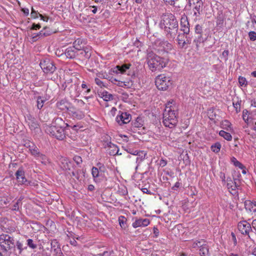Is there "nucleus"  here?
I'll use <instances>...</instances> for the list:
<instances>
[{
  "instance_id": "obj_1",
  "label": "nucleus",
  "mask_w": 256,
  "mask_h": 256,
  "mask_svg": "<svg viewBox=\"0 0 256 256\" xmlns=\"http://www.w3.org/2000/svg\"><path fill=\"white\" fill-rule=\"evenodd\" d=\"M160 25L164 28L167 38L174 40L178 31V22L175 16L170 13L163 14Z\"/></svg>"
},
{
  "instance_id": "obj_2",
  "label": "nucleus",
  "mask_w": 256,
  "mask_h": 256,
  "mask_svg": "<svg viewBox=\"0 0 256 256\" xmlns=\"http://www.w3.org/2000/svg\"><path fill=\"white\" fill-rule=\"evenodd\" d=\"M174 102L172 100L167 103L163 113V123L166 127L170 128H174L178 122L177 112L174 105H172Z\"/></svg>"
},
{
  "instance_id": "obj_3",
  "label": "nucleus",
  "mask_w": 256,
  "mask_h": 256,
  "mask_svg": "<svg viewBox=\"0 0 256 256\" xmlns=\"http://www.w3.org/2000/svg\"><path fill=\"white\" fill-rule=\"evenodd\" d=\"M68 125L65 123L61 118H56L52 124L48 126L46 129V132L50 135L56 138L58 140H62L65 138V126Z\"/></svg>"
},
{
  "instance_id": "obj_4",
  "label": "nucleus",
  "mask_w": 256,
  "mask_h": 256,
  "mask_svg": "<svg viewBox=\"0 0 256 256\" xmlns=\"http://www.w3.org/2000/svg\"><path fill=\"white\" fill-rule=\"evenodd\" d=\"M168 60L161 58L152 52H148L147 56V63L152 72L160 70L166 66Z\"/></svg>"
},
{
  "instance_id": "obj_5",
  "label": "nucleus",
  "mask_w": 256,
  "mask_h": 256,
  "mask_svg": "<svg viewBox=\"0 0 256 256\" xmlns=\"http://www.w3.org/2000/svg\"><path fill=\"white\" fill-rule=\"evenodd\" d=\"M0 248L3 252L11 254L16 248V240L14 237L6 234H1Z\"/></svg>"
},
{
  "instance_id": "obj_6",
  "label": "nucleus",
  "mask_w": 256,
  "mask_h": 256,
  "mask_svg": "<svg viewBox=\"0 0 256 256\" xmlns=\"http://www.w3.org/2000/svg\"><path fill=\"white\" fill-rule=\"evenodd\" d=\"M195 32L198 35L194 42L196 47L199 46V44L204 42L208 36V30L204 28L202 25L196 24L195 26Z\"/></svg>"
},
{
  "instance_id": "obj_7",
  "label": "nucleus",
  "mask_w": 256,
  "mask_h": 256,
  "mask_svg": "<svg viewBox=\"0 0 256 256\" xmlns=\"http://www.w3.org/2000/svg\"><path fill=\"white\" fill-rule=\"evenodd\" d=\"M157 88L162 90H166L172 85L171 78L165 74H162L157 76L155 80Z\"/></svg>"
},
{
  "instance_id": "obj_8",
  "label": "nucleus",
  "mask_w": 256,
  "mask_h": 256,
  "mask_svg": "<svg viewBox=\"0 0 256 256\" xmlns=\"http://www.w3.org/2000/svg\"><path fill=\"white\" fill-rule=\"evenodd\" d=\"M40 66L43 72L46 74H53L56 70V67L54 62L50 59H44L41 60Z\"/></svg>"
},
{
  "instance_id": "obj_9",
  "label": "nucleus",
  "mask_w": 256,
  "mask_h": 256,
  "mask_svg": "<svg viewBox=\"0 0 256 256\" xmlns=\"http://www.w3.org/2000/svg\"><path fill=\"white\" fill-rule=\"evenodd\" d=\"M238 228L242 234L248 236L250 239L252 240L250 235V233L252 232V228L250 224L247 221L240 222L238 224Z\"/></svg>"
},
{
  "instance_id": "obj_10",
  "label": "nucleus",
  "mask_w": 256,
  "mask_h": 256,
  "mask_svg": "<svg viewBox=\"0 0 256 256\" xmlns=\"http://www.w3.org/2000/svg\"><path fill=\"white\" fill-rule=\"evenodd\" d=\"M190 6L192 8L194 14L196 16H199L202 12L203 2L202 0H188Z\"/></svg>"
},
{
  "instance_id": "obj_11",
  "label": "nucleus",
  "mask_w": 256,
  "mask_h": 256,
  "mask_svg": "<svg viewBox=\"0 0 256 256\" xmlns=\"http://www.w3.org/2000/svg\"><path fill=\"white\" fill-rule=\"evenodd\" d=\"M68 88H66L68 86L66 85L64 90L66 91L70 95V97L72 98L75 99L76 98L78 97L80 93L78 90V84L76 83H68Z\"/></svg>"
},
{
  "instance_id": "obj_12",
  "label": "nucleus",
  "mask_w": 256,
  "mask_h": 256,
  "mask_svg": "<svg viewBox=\"0 0 256 256\" xmlns=\"http://www.w3.org/2000/svg\"><path fill=\"white\" fill-rule=\"evenodd\" d=\"M156 44L158 46L156 49L160 54L162 52H168L172 49V44L167 41H158Z\"/></svg>"
},
{
  "instance_id": "obj_13",
  "label": "nucleus",
  "mask_w": 256,
  "mask_h": 256,
  "mask_svg": "<svg viewBox=\"0 0 256 256\" xmlns=\"http://www.w3.org/2000/svg\"><path fill=\"white\" fill-rule=\"evenodd\" d=\"M132 119V116L126 112H122L119 111V114L116 118V122L122 126L124 124L128 123Z\"/></svg>"
},
{
  "instance_id": "obj_14",
  "label": "nucleus",
  "mask_w": 256,
  "mask_h": 256,
  "mask_svg": "<svg viewBox=\"0 0 256 256\" xmlns=\"http://www.w3.org/2000/svg\"><path fill=\"white\" fill-rule=\"evenodd\" d=\"M188 34L183 32L178 35L177 40L180 47L183 48L186 44H190L191 39L188 36Z\"/></svg>"
},
{
  "instance_id": "obj_15",
  "label": "nucleus",
  "mask_w": 256,
  "mask_h": 256,
  "mask_svg": "<svg viewBox=\"0 0 256 256\" xmlns=\"http://www.w3.org/2000/svg\"><path fill=\"white\" fill-rule=\"evenodd\" d=\"M16 176L18 182L21 184H24L26 186H31L32 182H28L26 180L24 176V171L20 168H19L16 173Z\"/></svg>"
},
{
  "instance_id": "obj_16",
  "label": "nucleus",
  "mask_w": 256,
  "mask_h": 256,
  "mask_svg": "<svg viewBox=\"0 0 256 256\" xmlns=\"http://www.w3.org/2000/svg\"><path fill=\"white\" fill-rule=\"evenodd\" d=\"M244 207L248 212L253 216H256V202L246 200L244 202Z\"/></svg>"
},
{
  "instance_id": "obj_17",
  "label": "nucleus",
  "mask_w": 256,
  "mask_h": 256,
  "mask_svg": "<svg viewBox=\"0 0 256 256\" xmlns=\"http://www.w3.org/2000/svg\"><path fill=\"white\" fill-rule=\"evenodd\" d=\"M26 122L32 130H35L39 128V124L36 118L30 115L27 116Z\"/></svg>"
},
{
  "instance_id": "obj_18",
  "label": "nucleus",
  "mask_w": 256,
  "mask_h": 256,
  "mask_svg": "<svg viewBox=\"0 0 256 256\" xmlns=\"http://www.w3.org/2000/svg\"><path fill=\"white\" fill-rule=\"evenodd\" d=\"M181 30L185 34H188L190 32L189 22L188 18L186 16H183L180 20Z\"/></svg>"
},
{
  "instance_id": "obj_19",
  "label": "nucleus",
  "mask_w": 256,
  "mask_h": 256,
  "mask_svg": "<svg viewBox=\"0 0 256 256\" xmlns=\"http://www.w3.org/2000/svg\"><path fill=\"white\" fill-rule=\"evenodd\" d=\"M150 224V220L148 218L136 219L133 223L132 226L136 228L139 226H146Z\"/></svg>"
},
{
  "instance_id": "obj_20",
  "label": "nucleus",
  "mask_w": 256,
  "mask_h": 256,
  "mask_svg": "<svg viewBox=\"0 0 256 256\" xmlns=\"http://www.w3.org/2000/svg\"><path fill=\"white\" fill-rule=\"evenodd\" d=\"M82 55L86 58H89L91 56V49L88 46H83L81 50H77V55Z\"/></svg>"
},
{
  "instance_id": "obj_21",
  "label": "nucleus",
  "mask_w": 256,
  "mask_h": 256,
  "mask_svg": "<svg viewBox=\"0 0 256 256\" xmlns=\"http://www.w3.org/2000/svg\"><path fill=\"white\" fill-rule=\"evenodd\" d=\"M26 144L27 145V147L29 148V150L32 155L36 158L40 154L38 148L32 143L28 142L26 143Z\"/></svg>"
},
{
  "instance_id": "obj_22",
  "label": "nucleus",
  "mask_w": 256,
  "mask_h": 256,
  "mask_svg": "<svg viewBox=\"0 0 256 256\" xmlns=\"http://www.w3.org/2000/svg\"><path fill=\"white\" fill-rule=\"evenodd\" d=\"M240 176V174L238 173L237 175L234 174L233 175L234 188H232L233 192H230L232 194H236V189H238L240 186V182L239 180V177Z\"/></svg>"
},
{
  "instance_id": "obj_23",
  "label": "nucleus",
  "mask_w": 256,
  "mask_h": 256,
  "mask_svg": "<svg viewBox=\"0 0 256 256\" xmlns=\"http://www.w3.org/2000/svg\"><path fill=\"white\" fill-rule=\"evenodd\" d=\"M104 166H100V170L96 167L92 168V174L95 181H96L98 178L102 174V172L104 170Z\"/></svg>"
},
{
  "instance_id": "obj_24",
  "label": "nucleus",
  "mask_w": 256,
  "mask_h": 256,
  "mask_svg": "<svg viewBox=\"0 0 256 256\" xmlns=\"http://www.w3.org/2000/svg\"><path fill=\"white\" fill-rule=\"evenodd\" d=\"M64 54L68 58H74L77 55V50L74 47H69L66 50Z\"/></svg>"
},
{
  "instance_id": "obj_25",
  "label": "nucleus",
  "mask_w": 256,
  "mask_h": 256,
  "mask_svg": "<svg viewBox=\"0 0 256 256\" xmlns=\"http://www.w3.org/2000/svg\"><path fill=\"white\" fill-rule=\"evenodd\" d=\"M131 66L130 64H124L122 66H116V72L118 73L124 74L130 68Z\"/></svg>"
},
{
  "instance_id": "obj_26",
  "label": "nucleus",
  "mask_w": 256,
  "mask_h": 256,
  "mask_svg": "<svg viewBox=\"0 0 256 256\" xmlns=\"http://www.w3.org/2000/svg\"><path fill=\"white\" fill-rule=\"evenodd\" d=\"M109 144H110V145L108 146V148H110V151H109L110 155L115 156L116 154H117V155L121 154L118 153V151H119L118 148L116 144H114L112 142H109Z\"/></svg>"
},
{
  "instance_id": "obj_27",
  "label": "nucleus",
  "mask_w": 256,
  "mask_h": 256,
  "mask_svg": "<svg viewBox=\"0 0 256 256\" xmlns=\"http://www.w3.org/2000/svg\"><path fill=\"white\" fill-rule=\"evenodd\" d=\"M84 174V172L83 170H72V172L71 176L74 177L78 180H82V176L80 174Z\"/></svg>"
},
{
  "instance_id": "obj_28",
  "label": "nucleus",
  "mask_w": 256,
  "mask_h": 256,
  "mask_svg": "<svg viewBox=\"0 0 256 256\" xmlns=\"http://www.w3.org/2000/svg\"><path fill=\"white\" fill-rule=\"evenodd\" d=\"M100 96L105 101L112 100L114 98L113 95L106 91L100 92Z\"/></svg>"
},
{
  "instance_id": "obj_29",
  "label": "nucleus",
  "mask_w": 256,
  "mask_h": 256,
  "mask_svg": "<svg viewBox=\"0 0 256 256\" xmlns=\"http://www.w3.org/2000/svg\"><path fill=\"white\" fill-rule=\"evenodd\" d=\"M37 160L41 162L42 164L44 165L47 164L50 162L49 160L48 157L44 154L40 153L38 156L36 158Z\"/></svg>"
},
{
  "instance_id": "obj_30",
  "label": "nucleus",
  "mask_w": 256,
  "mask_h": 256,
  "mask_svg": "<svg viewBox=\"0 0 256 256\" xmlns=\"http://www.w3.org/2000/svg\"><path fill=\"white\" fill-rule=\"evenodd\" d=\"M82 44V41L81 39L78 38L73 43V46L76 50H81L82 48L84 46Z\"/></svg>"
},
{
  "instance_id": "obj_31",
  "label": "nucleus",
  "mask_w": 256,
  "mask_h": 256,
  "mask_svg": "<svg viewBox=\"0 0 256 256\" xmlns=\"http://www.w3.org/2000/svg\"><path fill=\"white\" fill-rule=\"evenodd\" d=\"M68 102H66L64 100H61L60 102L57 103L58 108L60 110H68Z\"/></svg>"
},
{
  "instance_id": "obj_32",
  "label": "nucleus",
  "mask_w": 256,
  "mask_h": 256,
  "mask_svg": "<svg viewBox=\"0 0 256 256\" xmlns=\"http://www.w3.org/2000/svg\"><path fill=\"white\" fill-rule=\"evenodd\" d=\"M219 134L220 136L223 137L227 140L230 141L232 140V135L230 133L227 132L223 130H222L220 132Z\"/></svg>"
},
{
  "instance_id": "obj_33",
  "label": "nucleus",
  "mask_w": 256,
  "mask_h": 256,
  "mask_svg": "<svg viewBox=\"0 0 256 256\" xmlns=\"http://www.w3.org/2000/svg\"><path fill=\"white\" fill-rule=\"evenodd\" d=\"M208 252V246L207 244L200 248V254L201 256H207Z\"/></svg>"
},
{
  "instance_id": "obj_34",
  "label": "nucleus",
  "mask_w": 256,
  "mask_h": 256,
  "mask_svg": "<svg viewBox=\"0 0 256 256\" xmlns=\"http://www.w3.org/2000/svg\"><path fill=\"white\" fill-rule=\"evenodd\" d=\"M102 142H104L103 145L105 148H108L110 144L109 142H111V138L108 135H105L102 138Z\"/></svg>"
},
{
  "instance_id": "obj_35",
  "label": "nucleus",
  "mask_w": 256,
  "mask_h": 256,
  "mask_svg": "<svg viewBox=\"0 0 256 256\" xmlns=\"http://www.w3.org/2000/svg\"><path fill=\"white\" fill-rule=\"evenodd\" d=\"M72 115L74 118L79 120L82 119L84 116V114L82 112L78 110L72 112Z\"/></svg>"
},
{
  "instance_id": "obj_36",
  "label": "nucleus",
  "mask_w": 256,
  "mask_h": 256,
  "mask_svg": "<svg viewBox=\"0 0 256 256\" xmlns=\"http://www.w3.org/2000/svg\"><path fill=\"white\" fill-rule=\"evenodd\" d=\"M2 230L6 233V234H11L12 232H14L16 230V228L14 226H2Z\"/></svg>"
},
{
  "instance_id": "obj_37",
  "label": "nucleus",
  "mask_w": 256,
  "mask_h": 256,
  "mask_svg": "<svg viewBox=\"0 0 256 256\" xmlns=\"http://www.w3.org/2000/svg\"><path fill=\"white\" fill-rule=\"evenodd\" d=\"M231 162L236 166H238L241 169H243L244 168L243 164L238 162L234 157H232L231 158Z\"/></svg>"
},
{
  "instance_id": "obj_38",
  "label": "nucleus",
  "mask_w": 256,
  "mask_h": 256,
  "mask_svg": "<svg viewBox=\"0 0 256 256\" xmlns=\"http://www.w3.org/2000/svg\"><path fill=\"white\" fill-rule=\"evenodd\" d=\"M62 164H63L62 167L63 168L64 170H70V166H72V164L70 162L67 160H64V162H62Z\"/></svg>"
},
{
  "instance_id": "obj_39",
  "label": "nucleus",
  "mask_w": 256,
  "mask_h": 256,
  "mask_svg": "<svg viewBox=\"0 0 256 256\" xmlns=\"http://www.w3.org/2000/svg\"><path fill=\"white\" fill-rule=\"evenodd\" d=\"M221 148V145L219 142H216L214 144L211 146V150L214 152H220Z\"/></svg>"
},
{
  "instance_id": "obj_40",
  "label": "nucleus",
  "mask_w": 256,
  "mask_h": 256,
  "mask_svg": "<svg viewBox=\"0 0 256 256\" xmlns=\"http://www.w3.org/2000/svg\"><path fill=\"white\" fill-rule=\"evenodd\" d=\"M16 247L19 250L20 253L24 249L26 248V246H24L23 244L19 240L16 241Z\"/></svg>"
},
{
  "instance_id": "obj_41",
  "label": "nucleus",
  "mask_w": 256,
  "mask_h": 256,
  "mask_svg": "<svg viewBox=\"0 0 256 256\" xmlns=\"http://www.w3.org/2000/svg\"><path fill=\"white\" fill-rule=\"evenodd\" d=\"M37 108L38 109H41L44 105V100H43L40 96H38L37 98Z\"/></svg>"
},
{
  "instance_id": "obj_42",
  "label": "nucleus",
  "mask_w": 256,
  "mask_h": 256,
  "mask_svg": "<svg viewBox=\"0 0 256 256\" xmlns=\"http://www.w3.org/2000/svg\"><path fill=\"white\" fill-rule=\"evenodd\" d=\"M238 82L240 86H246L247 85V81L245 78L240 76L238 78Z\"/></svg>"
},
{
  "instance_id": "obj_43",
  "label": "nucleus",
  "mask_w": 256,
  "mask_h": 256,
  "mask_svg": "<svg viewBox=\"0 0 256 256\" xmlns=\"http://www.w3.org/2000/svg\"><path fill=\"white\" fill-rule=\"evenodd\" d=\"M27 245L32 249L36 248V244H34L33 240L32 239H28L27 240Z\"/></svg>"
},
{
  "instance_id": "obj_44",
  "label": "nucleus",
  "mask_w": 256,
  "mask_h": 256,
  "mask_svg": "<svg viewBox=\"0 0 256 256\" xmlns=\"http://www.w3.org/2000/svg\"><path fill=\"white\" fill-rule=\"evenodd\" d=\"M118 221L120 225L122 228H125L126 227V224L125 222L126 220L124 216H121V218H120Z\"/></svg>"
},
{
  "instance_id": "obj_45",
  "label": "nucleus",
  "mask_w": 256,
  "mask_h": 256,
  "mask_svg": "<svg viewBox=\"0 0 256 256\" xmlns=\"http://www.w3.org/2000/svg\"><path fill=\"white\" fill-rule=\"evenodd\" d=\"M96 256H114V255L113 251H106L102 254H98Z\"/></svg>"
},
{
  "instance_id": "obj_46",
  "label": "nucleus",
  "mask_w": 256,
  "mask_h": 256,
  "mask_svg": "<svg viewBox=\"0 0 256 256\" xmlns=\"http://www.w3.org/2000/svg\"><path fill=\"white\" fill-rule=\"evenodd\" d=\"M248 36L250 39L252 41L256 40V32L254 31L250 32L248 33Z\"/></svg>"
},
{
  "instance_id": "obj_47",
  "label": "nucleus",
  "mask_w": 256,
  "mask_h": 256,
  "mask_svg": "<svg viewBox=\"0 0 256 256\" xmlns=\"http://www.w3.org/2000/svg\"><path fill=\"white\" fill-rule=\"evenodd\" d=\"M196 246L200 248H201L202 247L204 246V245H206V242L204 240H202L199 241H197L196 243Z\"/></svg>"
},
{
  "instance_id": "obj_48",
  "label": "nucleus",
  "mask_w": 256,
  "mask_h": 256,
  "mask_svg": "<svg viewBox=\"0 0 256 256\" xmlns=\"http://www.w3.org/2000/svg\"><path fill=\"white\" fill-rule=\"evenodd\" d=\"M39 13L36 11L33 7H32V12L30 14L32 18H38V16H39Z\"/></svg>"
},
{
  "instance_id": "obj_49",
  "label": "nucleus",
  "mask_w": 256,
  "mask_h": 256,
  "mask_svg": "<svg viewBox=\"0 0 256 256\" xmlns=\"http://www.w3.org/2000/svg\"><path fill=\"white\" fill-rule=\"evenodd\" d=\"M47 33L44 32V30H40L38 33L36 34V36H38V38H42L48 36Z\"/></svg>"
},
{
  "instance_id": "obj_50",
  "label": "nucleus",
  "mask_w": 256,
  "mask_h": 256,
  "mask_svg": "<svg viewBox=\"0 0 256 256\" xmlns=\"http://www.w3.org/2000/svg\"><path fill=\"white\" fill-rule=\"evenodd\" d=\"M73 159L77 164H81L82 162V158L78 156H74Z\"/></svg>"
},
{
  "instance_id": "obj_51",
  "label": "nucleus",
  "mask_w": 256,
  "mask_h": 256,
  "mask_svg": "<svg viewBox=\"0 0 256 256\" xmlns=\"http://www.w3.org/2000/svg\"><path fill=\"white\" fill-rule=\"evenodd\" d=\"M20 205H22V204L16 202L12 206V210L14 211H18L19 210Z\"/></svg>"
},
{
  "instance_id": "obj_52",
  "label": "nucleus",
  "mask_w": 256,
  "mask_h": 256,
  "mask_svg": "<svg viewBox=\"0 0 256 256\" xmlns=\"http://www.w3.org/2000/svg\"><path fill=\"white\" fill-rule=\"evenodd\" d=\"M146 155V153L144 151H138V154H136V156H138L141 160L144 158L145 156Z\"/></svg>"
},
{
  "instance_id": "obj_53",
  "label": "nucleus",
  "mask_w": 256,
  "mask_h": 256,
  "mask_svg": "<svg viewBox=\"0 0 256 256\" xmlns=\"http://www.w3.org/2000/svg\"><path fill=\"white\" fill-rule=\"evenodd\" d=\"M248 111L247 110H244L242 112V118L243 120L246 122L248 121Z\"/></svg>"
},
{
  "instance_id": "obj_54",
  "label": "nucleus",
  "mask_w": 256,
  "mask_h": 256,
  "mask_svg": "<svg viewBox=\"0 0 256 256\" xmlns=\"http://www.w3.org/2000/svg\"><path fill=\"white\" fill-rule=\"evenodd\" d=\"M234 106L236 110V112H238L240 111V102H238L236 103H233Z\"/></svg>"
},
{
  "instance_id": "obj_55",
  "label": "nucleus",
  "mask_w": 256,
  "mask_h": 256,
  "mask_svg": "<svg viewBox=\"0 0 256 256\" xmlns=\"http://www.w3.org/2000/svg\"><path fill=\"white\" fill-rule=\"evenodd\" d=\"M227 186L228 189L230 190V186H232V184H234V182L231 180L230 178H228L226 180Z\"/></svg>"
},
{
  "instance_id": "obj_56",
  "label": "nucleus",
  "mask_w": 256,
  "mask_h": 256,
  "mask_svg": "<svg viewBox=\"0 0 256 256\" xmlns=\"http://www.w3.org/2000/svg\"><path fill=\"white\" fill-rule=\"evenodd\" d=\"M127 152L129 154H132L136 156V154H138V150H134L132 148H128L126 150Z\"/></svg>"
},
{
  "instance_id": "obj_57",
  "label": "nucleus",
  "mask_w": 256,
  "mask_h": 256,
  "mask_svg": "<svg viewBox=\"0 0 256 256\" xmlns=\"http://www.w3.org/2000/svg\"><path fill=\"white\" fill-rule=\"evenodd\" d=\"M40 28H41V26H40V24H33L32 25V26L31 28V30H36L40 29Z\"/></svg>"
},
{
  "instance_id": "obj_58",
  "label": "nucleus",
  "mask_w": 256,
  "mask_h": 256,
  "mask_svg": "<svg viewBox=\"0 0 256 256\" xmlns=\"http://www.w3.org/2000/svg\"><path fill=\"white\" fill-rule=\"evenodd\" d=\"M82 88L83 89H86V93H88L90 92V88H88L86 84L84 82L82 84Z\"/></svg>"
},
{
  "instance_id": "obj_59",
  "label": "nucleus",
  "mask_w": 256,
  "mask_h": 256,
  "mask_svg": "<svg viewBox=\"0 0 256 256\" xmlns=\"http://www.w3.org/2000/svg\"><path fill=\"white\" fill-rule=\"evenodd\" d=\"M42 30H44V32L48 34V36H50L52 33V32L50 29V28H48L46 26Z\"/></svg>"
},
{
  "instance_id": "obj_60",
  "label": "nucleus",
  "mask_w": 256,
  "mask_h": 256,
  "mask_svg": "<svg viewBox=\"0 0 256 256\" xmlns=\"http://www.w3.org/2000/svg\"><path fill=\"white\" fill-rule=\"evenodd\" d=\"M154 234V236L157 238L159 234V230L157 228L154 227L153 228Z\"/></svg>"
},
{
  "instance_id": "obj_61",
  "label": "nucleus",
  "mask_w": 256,
  "mask_h": 256,
  "mask_svg": "<svg viewBox=\"0 0 256 256\" xmlns=\"http://www.w3.org/2000/svg\"><path fill=\"white\" fill-rule=\"evenodd\" d=\"M95 82L99 86H102V85H103V82L102 81L100 80L99 78H95Z\"/></svg>"
},
{
  "instance_id": "obj_62",
  "label": "nucleus",
  "mask_w": 256,
  "mask_h": 256,
  "mask_svg": "<svg viewBox=\"0 0 256 256\" xmlns=\"http://www.w3.org/2000/svg\"><path fill=\"white\" fill-rule=\"evenodd\" d=\"M21 10L24 13L26 16H28L29 14V10L26 8H22Z\"/></svg>"
},
{
  "instance_id": "obj_63",
  "label": "nucleus",
  "mask_w": 256,
  "mask_h": 256,
  "mask_svg": "<svg viewBox=\"0 0 256 256\" xmlns=\"http://www.w3.org/2000/svg\"><path fill=\"white\" fill-rule=\"evenodd\" d=\"M167 164V162H166V160H163V159H162L160 160V164L162 166H164Z\"/></svg>"
},
{
  "instance_id": "obj_64",
  "label": "nucleus",
  "mask_w": 256,
  "mask_h": 256,
  "mask_svg": "<svg viewBox=\"0 0 256 256\" xmlns=\"http://www.w3.org/2000/svg\"><path fill=\"white\" fill-rule=\"evenodd\" d=\"M251 226L256 231V219L252 220Z\"/></svg>"
}]
</instances>
